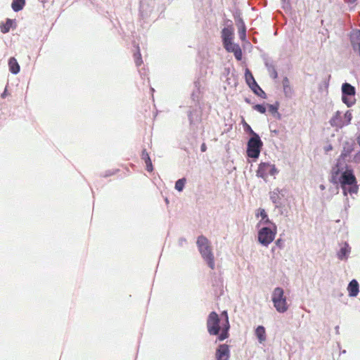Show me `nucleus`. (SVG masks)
Wrapping results in <instances>:
<instances>
[{"instance_id": "58836bf2", "label": "nucleus", "mask_w": 360, "mask_h": 360, "mask_svg": "<svg viewBox=\"0 0 360 360\" xmlns=\"http://www.w3.org/2000/svg\"><path fill=\"white\" fill-rule=\"evenodd\" d=\"M357 155L360 157V152L357 154Z\"/></svg>"}, {"instance_id": "dca6fc26", "label": "nucleus", "mask_w": 360, "mask_h": 360, "mask_svg": "<svg viewBox=\"0 0 360 360\" xmlns=\"http://www.w3.org/2000/svg\"><path fill=\"white\" fill-rule=\"evenodd\" d=\"M283 91L287 97H290L293 93L292 86H290V81L288 77L283 79Z\"/></svg>"}, {"instance_id": "1a4fd4ad", "label": "nucleus", "mask_w": 360, "mask_h": 360, "mask_svg": "<svg viewBox=\"0 0 360 360\" xmlns=\"http://www.w3.org/2000/svg\"><path fill=\"white\" fill-rule=\"evenodd\" d=\"M225 49L228 52H231L234 54L237 60H241L243 57L242 50L238 44H234L231 41H229L224 44Z\"/></svg>"}, {"instance_id": "4c0bfd02", "label": "nucleus", "mask_w": 360, "mask_h": 360, "mask_svg": "<svg viewBox=\"0 0 360 360\" xmlns=\"http://www.w3.org/2000/svg\"><path fill=\"white\" fill-rule=\"evenodd\" d=\"M356 1V0H347V2L351 3V4L354 3Z\"/></svg>"}, {"instance_id": "423d86ee", "label": "nucleus", "mask_w": 360, "mask_h": 360, "mask_svg": "<svg viewBox=\"0 0 360 360\" xmlns=\"http://www.w3.org/2000/svg\"><path fill=\"white\" fill-rule=\"evenodd\" d=\"M276 227L274 229L267 227L262 228L258 232V240L264 246H268L275 238Z\"/></svg>"}, {"instance_id": "c85d7f7f", "label": "nucleus", "mask_w": 360, "mask_h": 360, "mask_svg": "<svg viewBox=\"0 0 360 360\" xmlns=\"http://www.w3.org/2000/svg\"><path fill=\"white\" fill-rule=\"evenodd\" d=\"M348 253V250L346 248H342L338 253V257L340 259H342L345 257Z\"/></svg>"}, {"instance_id": "e433bc0d", "label": "nucleus", "mask_w": 360, "mask_h": 360, "mask_svg": "<svg viewBox=\"0 0 360 360\" xmlns=\"http://www.w3.org/2000/svg\"><path fill=\"white\" fill-rule=\"evenodd\" d=\"M356 140H357V143H358L359 146H360V134L357 136Z\"/></svg>"}, {"instance_id": "a211bd4d", "label": "nucleus", "mask_w": 360, "mask_h": 360, "mask_svg": "<svg viewBox=\"0 0 360 360\" xmlns=\"http://www.w3.org/2000/svg\"><path fill=\"white\" fill-rule=\"evenodd\" d=\"M256 217H261V221L260 223H263L265 224H271V221L269 220L266 211L264 209L259 208L257 210V212L256 213Z\"/></svg>"}, {"instance_id": "c9c22d12", "label": "nucleus", "mask_w": 360, "mask_h": 360, "mask_svg": "<svg viewBox=\"0 0 360 360\" xmlns=\"http://www.w3.org/2000/svg\"><path fill=\"white\" fill-rule=\"evenodd\" d=\"M332 149H333L332 146L329 145L328 147L326 148L325 150H326V152H328V151H329V150H330Z\"/></svg>"}, {"instance_id": "a878e982", "label": "nucleus", "mask_w": 360, "mask_h": 360, "mask_svg": "<svg viewBox=\"0 0 360 360\" xmlns=\"http://www.w3.org/2000/svg\"><path fill=\"white\" fill-rule=\"evenodd\" d=\"M135 63L137 66H140L142 64V58L140 51H139L137 53L134 54Z\"/></svg>"}, {"instance_id": "f3484780", "label": "nucleus", "mask_w": 360, "mask_h": 360, "mask_svg": "<svg viewBox=\"0 0 360 360\" xmlns=\"http://www.w3.org/2000/svg\"><path fill=\"white\" fill-rule=\"evenodd\" d=\"M255 335L260 343H262L266 339V330L264 327L262 326H259L256 328Z\"/></svg>"}, {"instance_id": "72a5a7b5", "label": "nucleus", "mask_w": 360, "mask_h": 360, "mask_svg": "<svg viewBox=\"0 0 360 360\" xmlns=\"http://www.w3.org/2000/svg\"><path fill=\"white\" fill-rule=\"evenodd\" d=\"M200 149H201V151H202V152H205V151H206V150H207V146H206V144H205V143H203L201 145Z\"/></svg>"}, {"instance_id": "4468645a", "label": "nucleus", "mask_w": 360, "mask_h": 360, "mask_svg": "<svg viewBox=\"0 0 360 360\" xmlns=\"http://www.w3.org/2000/svg\"><path fill=\"white\" fill-rule=\"evenodd\" d=\"M233 31L231 27H224L221 31V37L223 44L231 41L233 39Z\"/></svg>"}, {"instance_id": "473e14b6", "label": "nucleus", "mask_w": 360, "mask_h": 360, "mask_svg": "<svg viewBox=\"0 0 360 360\" xmlns=\"http://www.w3.org/2000/svg\"><path fill=\"white\" fill-rule=\"evenodd\" d=\"M8 95V90H7V88L6 87L4 92L1 94V98H6V96Z\"/></svg>"}, {"instance_id": "6e6552de", "label": "nucleus", "mask_w": 360, "mask_h": 360, "mask_svg": "<svg viewBox=\"0 0 360 360\" xmlns=\"http://www.w3.org/2000/svg\"><path fill=\"white\" fill-rule=\"evenodd\" d=\"M278 173V169L274 165L268 162H262L259 165L257 170V176L261 177L265 181L269 175L274 176Z\"/></svg>"}, {"instance_id": "412c9836", "label": "nucleus", "mask_w": 360, "mask_h": 360, "mask_svg": "<svg viewBox=\"0 0 360 360\" xmlns=\"http://www.w3.org/2000/svg\"><path fill=\"white\" fill-rule=\"evenodd\" d=\"M13 20L8 18L4 23L1 25V32L4 34L8 33L13 27Z\"/></svg>"}, {"instance_id": "393cba45", "label": "nucleus", "mask_w": 360, "mask_h": 360, "mask_svg": "<svg viewBox=\"0 0 360 360\" xmlns=\"http://www.w3.org/2000/svg\"><path fill=\"white\" fill-rule=\"evenodd\" d=\"M352 115L351 112L347 110L345 113L344 117L342 118L343 119L344 126L349 124L350 123L351 120H352Z\"/></svg>"}, {"instance_id": "7ed1b4c3", "label": "nucleus", "mask_w": 360, "mask_h": 360, "mask_svg": "<svg viewBox=\"0 0 360 360\" xmlns=\"http://www.w3.org/2000/svg\"><path fill=\"white\" fill-rule=\"evenodd\" d=\"M271 299L274 307L279 313H284L288 309L286 297L281 288H276L274 290Z\"/></svg>"}, {"instance_id": "cd10ccee", "label": "nucleus", "mask_w": 360, "mask_h": 360, "mask_svg": "<svg viewBox=\"0 0 360 360\" xmlns=\"http://www.w3.org/2000/svg\"><path fill=\"white\" fill-rule=\"evenodd\" d=\"M243 126L245 128V131L249 132L252 136H254V134H256L251 128V127L245 121H243Z\"/></svg>"}, {"instance_id": "2f4dec72", "label": "nucleus", "mask_w": 360, "mask_h": 360, "mask_svg": "<svg viewBox=\"0 0 360 360\" xmlns=\"http://www.w3.org/2000/svg\"><path fill=\"white\" fill-rule=\"evenodd\" d=\"M240 36L242 39H244L245 37V29L243 28V31L240 32Z\"/></svg>"}, {"instance_id": "9b49d317", "label": "nucleus", "mask_w": 360, "mask_h": 360, "mask_svg": "<svg viewBox=\"0 0 360 360\" xmlns=\"http://www.w3.org/2000/svg\"><path fill=\"white\" fill-rule=\"evenodd\" d=\"M330 124L333 127H342L344 126L343 119L341 112L337 111L330 120Z\"/></svg>"}, {"instance_id": "20e7f679", "label": "nucleus", "mask_w": 360, "mask_h": 360, "mask_svg": "<svg viewBox=\"0 0 360 360\" xmlns=\"http://www.w3.org/2000/svg\"><path fill=\"white\" fill-rule=\"evenodd\" d=\"M341 187L345 189L347 185L351 186L349 193H356L358 191L356 179L352 169H346L341 175L340 179Z\"/></svg>"}, {"instance_id": "0eeeda50", "label": "nucleus", "mask_w": 360, "mask_h": 360, "mask_svg": "<svg viewBox=\"0 0 360 360\" xmlns=\"http://www.w3.org/2000/svg\"><path fill=\"white\" fill-rule=\"evenodd\" d=\"M342 100L348 107L355 103L354 96L356 94L355 88L349 83H344L342 86Z\"/></svg>"}, {"instance_id": "5701e85b", "label": "nucleus", "mask_w": 360, "mask_h": 360, "mask_svg": "<svg viewBox=\"0 0 360 360\" xmlns=\"http://www.w3.org/2000/svg\"><path fill=\"white\" fill-rule=\"evenodd\" d=\"M245 80L249 87L251 86L254 82H256L251 72L247 69L245 74Z\"/></svg>"}, {"instance_id": "f8f14e48", "label": "nucleus", "mask_w": 360, "mask_h": 360, "mask_svg": "<svg viewBox=\"0 0 360 360\" xmlns=\"http://www.w3.org/2000/svg\"><path fill=\"white\" fill-rule=\"evenodd\" d=\"M141 159L144 160L146 166V170L149 172H153V166L150 158L149 154L146 149H143L141 153Z\"/></svg>"}, {"instance_id": "4be33fe9", "label": "nucleus", "mask_w": 360, "mask_h": 360, "mask_svg": "<svg viewBox=\"0 0 360 360\" xmlns=\"http://www.w3.org/2000/svg\"><path fill=\"white\" fill-rule=\"evenodd\" d=\"M353 151L352 146L347 143V146H345L340 156V158L345 159Z\"/></svg>"}, {"instance_id": "c756f323", "label": "nucleus", "mask_w": 360, "mask_h": 360, "mask_svg": "<svg viewBox=\"0 0 360 360\" xmlns=\"http://www.w3.org/2000/svg\"><path fill=\"white\" fill-rule=\"evenodd\" d=\"M268 109L271 114H275L278 112V107L274 105L269 104Z\"/></svg>"}, {"instance_id": "ddd939ff", "label": "nucleus", "mask_w": 360, "mask_h": 360, "mask_svg": "<svg viewBox=\"0 0 360 360\" xmlns=\"http://www.w3.org/2000/svg\"><path fill=\"white\" fill-rule=\"evenodd\" d=\"M347 290L351 297H355L359 293V283L356 280H352L348 285Z\"/></svg>"}, {"instance_id": "39448f33", "label": "nucleus", "mask_w": 360, "mask_h": 360, "mask_svg": "<svg viewBox=\"0 0 360 360\" xmlns=\"http://www.w3.org/2000/svg\"><path fill=\"white\" fill-rule=\"evenodd\" d=\"M263 143L259 135L254 134V136H252L248 142V156L252 158H257L259 155Z\"/></svg>"}, {"instance_id": "bb28decb", "label": "nucleus", "mask_w": 360, "mask_h": 360, "mask_svg": "<svg viewBox=\"0 0 360 360\" xmlns=\"http://www.w3.org/2000/svg\"><path fill=\"white\" fill-rule=\"evenodd\" d=\"M253 108H254L255 110H257V111H258L259 112L262 113V114H263V113H265V112H266V108H265V106H264V105H263L257 104V105H254Z\"/></svg>"}, {"instance_id": "f03ea898", "label": "nucleus", "mask_w": 360, "mask_h": 360, "mask_svg": "<svg viewBox=\"0 0 360 360\" xmlns=\"http://www.w3.org/2000/svg\"><path fill=\"white\" fill-rule=\"evenodd\" d=\"M197 245L202 258L207 262L208 266L212 269H214V257L212 252L210 243L204 236L198 238Z\"/></svg>"}, {"instance_id": "f257e3e1", "label": "nucleus", "mask_w": 360, "mask_h": 360, "mask_svg": "<svg viewBox=\"0 0 360 360\" xmlns=\"http://www.w3.org/2000/svg\"><path fill=\"white\" fill-rule=\"evenodd\" d=\"M221 316L219 318L215 311H212L207 319V328L210 335H219V340L222 341L229 337L230 325L226 311L221 313Z\"/></svg>"}, {"instance_id": "6ab92c4d", "label": "nucleus", "mask_w": 360, "mask_h": 360, "mask_svg": "<svg viewBox=\"0 0 360 360\" xmlns=\"http://www.w3.org/2000/svg\"><path fill=\"white\" fill-rule=\"evenodd\" d=\"M250 88L252 90V91L263 98H266L265 92L260 88V86L257 84L256 82H254L253 84L250 86Z\"/></svg>"}, {"instance_id": "2eb2a0df", "label": "nucleus", "mask_w": 360, "mask_h": 360, "mask_svg": "<svg viewBox=\"0 0 360 360\" xmlns=\"http://www.w3.org/2000/svg\"><path fill=\"white\" fill-rule=\"evenodd\" d=\"M9 70L13 74H18L20 72V65L14 57H11L8 60Z\"/></svg>"}, {"instance_id": "9d476101", "label": "nucleus", "mask_w": 360, "mask_h": 360, "mask_svg": "<svg viewBox=\"0 0 360 360\" xmlns=\"http://www.w3.org/2000/svg\"><path fill=\"white\" fill-rule=\"evenodd\" d=\"M215 357L217 360H229L230 350L227 345H220L216 350Z\"/></svg>"}, {"instance_id": "f704fd0d", "label": "nucleus", "mask_w": 360, "mask_h": 360, "mask_svg": "<svg viewBox=\"0 0 360 360\" xmlns=\"http://www.w3.org/2000/svg\"><path fill=\"white\" fill-rule=\"evenodd\" d=\"M357 38L359 39V42H358V50L360 53V32H359L357 34Z\"/></svg>"}, {"instance_id": "aec40b11", "label": "nucleus", "mask_w": 360, "mask_h": 360, "mask_svg": "<svg viewBox=\"0 0 360 360\" xmlns=\"http://www.w3.org/2000/svg\"><path fill=\"white\" fill-rule=\"evenodd\" d=\"M25 4V0H13L11 7L15 12L21 11Z\"/></svg>"}, {"instance_id": "7c9ffc66", "label": "nucleus", "mask_w": 360, "mask_h": 360, "mask_svg": "<svg viewBox=\"0 0 360 360\" xmlns=\"http://www.w3.org/2000/svg\"><path fill=\"white\" fill-rule=\"evenodd\" d=\"M275 243L279 248H282L283 246V240L281 238L277 239Z\"/></svg>"}, {"instance_id": "b1692460", "label": "nucleus", "mask_w": 360, "mask_h": 360, "mask_svg": "<svg viewBox=\"0 0 360 360\" xmlns=\"http://www.w3.org/2000/svg\"><path fill=\"white\" fill-rule=\"evenodd\" d=\"M185 183H186L185 178L180 179L177 180L175 184V188L179 191H183L184 187L185 186Z\"/></svg>"}]
</instances>
